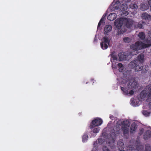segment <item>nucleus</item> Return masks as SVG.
Instances as JSON below:
<instances>
[{
	"label": "nucleus",
	"instance_id": "f257e3e1",
	"mask_svg": "<svg viewBox=\"0 0 151 151\" xmlns=\"http://www.w3.org/2000/svg\"><path fill=\"white\" fill-rule=\"evenodd\" d=\"M146 89L148 90V92L145 90H143L140 93V97L141 101H142L147 96L146 101L148 102L151 101V84L148 85ZM149 106L150 109H151V102L149 103Z\"/></svg>",
	"mask_w": 151,
	"mask_h": 151
},
{
	"label": "nucleus",
	"instance_id": "f03ea898",
	"mask_svg": "<svg viewBox=\"0 0 151 151\" xmlns=\"http://www.w3.org/2000/svg\"><path fill=\"white\" fill-rule=\"evenodd\" d=\"M129 67L132 69H134L135 71H139L141 70L143 67L142 63H139L134 60L131 61L129 64Z\"/></svg>",
	"mask_w": 151,
	"mask_h": 151
},
{
	"label": "nucleus",
	"instance_id": "7ed1b4c3",
	"mask_svg": "<svg viewBox=\"0 0 151 151\" xmlns=\"http://www.w3.org/2000/svg\"><path fill=\"white\" fill-rule=\"evenodd\" d=\"M114 3V2H113L112 4L113 7L115 9H120V10L123 12L126 10L128 8L127 5L126 3H123L121 5H120V3L119 0L116 1L115 4H113Z\"/></svg>",
	"mask_w": 151,
	"mask_h": 151
},
{
	"label": "nucleus",
	"instance_id": "20e7f679",
	"mask_svg": "<svg viewBox=\"0 0 151 151\" xmlns=\"http://www.w3.org/2000/svg\"><path fill=\"white\" fill-rule=\"evenodd\" d=\"M122 129L124 135L127 134L129 133V129L130 123L127 120L123 121L121 123Z\"/></svg>",
	"mask_w": 151,
	"mask_h": 151
},
{
	"label": "nucleus",
	"instance_id": "39448f33",
	"mask_svg": "<svg viewBox=\"0 0 151 151\" xmlns=\"http://www.w3.org/2000/svg\"><path fill=\"white\" fill-rule=\"evenodd\" d=\"M103 123L102 120L99 118H96L93 120L90 126V127L92 129L96 126H98L101 125Z\"/></svg>",
	"mask_w": 151,
	"mask_h": 151
},
{
	"label": "nucleus",
	"instance_id": "423d86ee",
	"mask_svg": "<svg viewBox=\"0 0 151 151\" xmlns=\"http://www.w3.org/2000/svg\"><path fill=\"white\" fill-rule=\"evenodd\" d=\"M103 39V41L101 43V47L103 50L106 49L108 47L107 44L109 45L110 41L106 36L104 37Z\"/></svg>",
	"mask_w": 151,
	"mask_h": 151
},
{
	"label": "nucleus",
	"instance_id": "0eeeda50",
	"mask_svg": "<svg viewBox=\"0 0 151 151\" xmlns=\"http://www.w3.org/2000/svg\"><path fill=\"white\" fill-rule=\"evenodd\" d=\"M123 21L124 22V25L128 28L131 27L134 22L131 19L126 18H123Z\"/></svg>",
	"mask_w": 151,
	"mask_h": 151
},
{
	"label": "nucleus",
	"instance_id": "6e6552de",
	"mask_svg": "<svg viewBox=\"0 0 151 151\" xmlns=\"http://www.w3.org/2000/svg\"><path fill=\"white\" fill-rule=\"evenodd\" d=\"M123 18L116 19L114 22V24L116 28L118 29H120L124 25V22L123 21Z\"/></svg>",
	"mask_w": 151,
	"mask_h": 151
},
{
	"label": "nucleus",
	"instance_id": "1a4fd4ad",
	"mask_svg": "<svg viewBox=\"0 0 151 151\" xmlns=\"http://www.w3.org/2000/svg\"><path fill=\"white\" fill-rule=\"evenodd\" d=\"M137 83V81L134 79L131 80L128 84V86L129 88L132 89L136 88Z\"/></svg>",
	"mask_w": 151,
	"mask_h": 151
},
{
	"label": "nucleus",
	"instance_id": "9d476101",
	"mask_svg": "<svg viewBox=\"0 0 151 151\" xmlns=\"http://www.w3.org/2000/svg\"><path fill=\"white\" fill-rule=\"evenodd\" d=\"M144 139L145 140H147L151 137V131L149 130L145 131L143 135Z\"/></svg>",
	"mask_w": 151,
	"mask_h": 151
},
{
	"label": "nucleus",
	"instance_id": "9b49d317",
	"mask_svg": "<svg viewBox=\"0 0 151 151\" xmlns=\"http://www.w3.org/2000/svg\"><path fill=\"white\" fill-rule=\"evenodd\" d=\"M144 59V54H141L139 55L137 58V60H134L136 62H138L139 63H143Z\"/></svg>",
	"mask_w": 151,
	"mask_h": 151
},
{
	"label": "nucleus",
	"instance_id": "f8f14e48",
	"mask_svg": "<svg viewBox=\"0 0 151 151\" xmlns=\"http://www.w3.org/2000/svg\"><path fill=\"white\" fill-rule=\"evenodd\" d=\"M116 15L115 13H110L107 16V19L110 21L114 20L116 17Z\"/></svg>",
	"mask_w": 151,
	"mask_h": 151
},
{
	"label": "nucleus",
	"instance_id": "ddd939ff",
	"mask_svg": "<svg viewBox=\"0 0 151 151\" xmlns=\"http://www.w3.org/2000/svg\"><path fill=\"white\" fill-rule=\"evenodd\" d=\"M112 29V26L110 25H106L104 27V33L106 35L111 31Z\"/></svg>",
	"mask_w": 151,
	"mask_h": 151
},
{
	"label": "nucleus",
	"instance_id": "4468645a",
	"mask_svg": "<svg viewBox=\"0 0 151 151\" xmlns=\"http://www.w3.org/2000/svg\"><path fill=\"white\" fill-rule=\"evenodd\" d=\"M142 18L145 20H151V16L146 13H144L142 15Z\"/></svg>",
	"mask_w": 151,
	"mask_h": 151
},
{
	"label": "nucleus",
	"instance_id": "2eb2a0df",
	"mask_svg": "<svg viewBox=\"0 0 151 151\" xmlns=\"http://www.w3.org/2000/svg\"><path fill=\"white\" fill-rule=\"evenodd\" d=\"M149 6L147 4L142 3L140 5V9L141 10L144 11L148 9Z\"/></svg>",
	"mask_w": 151,
	"mask_h": 151
},
{
	"label": "nucleus",
	"instance_id": "dca6fc26",
	"mask_svg": "<svg viewBox=\"0 0 151 151\" xmlns=\"http://www.w3.org/2000/svg\"><path fill=\"white\" fill-rule=\"evenodd\" d=\"M120 130V127H119V126L117 127V126H116L115 129H114L113 130H112L111 131V132L112 133V134H114L113 135H115L117 134H119Z\"/></svg>",
	"mask_w": 151,
	"mask_h": 151
},
{
	"label": "nucleus",
	"instance_id": "f3484780",
	"mask_svg": "<svg viewBox=\"0 0 151 151\" xmlns=\"http://www.w3.org/2000/svg\"><path fill=\"white\" fill-rule=\"evenodd\" d=\"M117 146L119 148V150L122 151L124 148V145L123 142H119L117 143Z\"/></svg>",
	"mask_w": 151,
	"mask_h": 151
},
{
	"label": "nucleus",
	"instance_id": "a211bd4d",
	"mask_svg": "<svg viewBox=\"0 0 151 151\" xmlns=\"http://www.w3.org/2000/svg\"><path fill=\"white\" fill-rule=\"evenodd\" d=\"M137 126L135 124H132L131 125L130 128V132L131 133H133L136 130Z\"/></svg>",
	"mask_w": 151,
	"mask_h": 151
},
{
	"label": "nucleus",
	"instance_id": "6ab92c4d",
	"mask_svg": "<svg viewBox=\"0 0 151 151\" xmlns=\"http://www.w3.org/2000/svg\"><path fill=\"white\" fill-rule=\"evenodd\" d=\"M138 36L141 40H143L145 38V34L143 32H139L138 34Z\"/></svg>",
	"mask_w": 151,
	"mask_h": 151
},
{
	"label": "nucleus",
	"instance_id": "aec40b11",
	"mask_svg": "<svg viewBox=\"0 0 151 151\" xmlns=\"http://www.w3.org/2000/svg\"><path fill=\"white\" fill-rule=\"evenodd\" d=\"M118 55L120 60H124L125 54L124 53H119Z\"/></svg>",
	"mask_w": 151,
	"mask_h": 151
},
{
	"label": "nucleus",
	"instance_id": "412c9836",
	"mask_svg": "<svg viewBox=\"0 0 151 151\" xmlns=\"http://www.w3.org/2000/svg\"><path fill=\"white\" fill-rule=\"evenodd\" d=\"M121 89L124 95H127L128 94V90L127 88L125 87H121Z\"/></svg>",
	"mask_w": 151,
	"mask_h": 151
},
{
	"label": "nucleus",
	"instance_id": "4be33fe9",
	"mask_svg": "<svg viewBox=\"0 0 151 151\" xmlns=\"http://www.w3.org/2000/svg\"><path fill=\"white\" fill-rule=\"evenodd\" d=\"M88 139V136L87 134H84L82 137V141L83 142H85Z\"/></svg>",
	"mask_w": 151,
	"mask_h": 151
},
{
	"label": "nucleus",
	"instance_id": "5701e85b",
	"mask_svg": "<svg viewBox=\"0 0 151 151\" xmlns=\"http://www.w3.org/2000/svg\"><path fill=\"white\" fill-rule=\"evenodd\" d=\"M139 151H143L141 150ZM145 151H151V146L150 144H147L145 145Z\"/></svg>",
	"mask_w": 151,
	"mask_h": 151
},
{
	"label": "nucleus",
	"instance_id": "b1692460",
	"mask_svg": "<svg viewBox=\"0 0 151 151\" xmlns=\"http://www.w3.org/2000/svg\"><path fill=\"white\" fill-rule=\"evenodd\" d=\"M131 40V38L129 37H125L123 39V40L125 43H129Z\"/></svg>",
	"mask_w": 151,
	"mask_h": 151
},
{
	"label": "nucleus",
	"instance_id": "393cba45",
	"mask_svg": "<svg viewBox=\"0 0 151 151\" xmlns=\"http://www.w3.org/2000/svg\"><path fill=\"white\" fill-rule=\"evenodd\" d=\"M104 17H102L100 20L97 27V29H99L100 26L101 25V24L104 21Z\"/></svg>",
	"mask_w": 151,
	"mask_h": 151
},
{
	"label": "nucleus",
	"instance_id": "a878e982",
	"mask_svg": "<svg viewBox=\"0 0 151 151\" xmlns=\"http://www.w3.org/2000/svg\"><path fill=\"white\" fill-rule=\"evenodd\" d=\"M142 23H143V22H142L141 23L139 22V23H137L135 26V27H136L137 28H139V29H141L143 27V25L142 24Z\"/></svg>",
	"mask_w": 151,
	"mask_h": 151
},
{
	"label": "nucleus",
	"instance_id": "bb28decb",
	"mask_svg": "<svg viewBox=\"0 0 151 151\" xmlns=\"http://www.w3.org/2000/svg\"><path fill=\"white\" fill-rule=\"evenodd\" d=\"M150 112L147 111L146 110H143L142 111V114L145 116H149Z\"/></svg>",
	"mask_w": 151,
	"mask_h": 151
},
{
	"label": "nucleus",
	"instance_id": "cd10ccee",
	"mask_svg": "<svg viewBox=\"0 0 151 151\" xmlns=\"http://www.w3.org/2000/svg\"><path fill=\"white\" fill-rule=\"evenodd\" d=\"M138 6L136 4H133L131 6V8L132 9H134V10L137 9V8Z\"/></svg>",
	"mask_w": 151,
	"mask_h": 151
},
{
	"label": "nucleus",
	"instance_id": "c85d7f7f",
	"mask_svg": "<svg viewBox=\"0 0 151 151\" xmlns=\"http://www.w3.org/2000/svg\"><path fill=\"white\" fill-rule=\"evenodd\" d=\"M98 142L99 144H102L104 142V139L102 138H100L98 139Z\"/></svg>",
	"mask_w": 151,
	"mask_h": 151
},
{
	"label": "nucleus",
	"instance_id": "c756f323",
	"mask_svg": "<svg viewBox=\"0 0 151 151\" xmlns=\"http://www.w3.org/2000/svg\"><path fill=\"white\" fill-rule=\"evenodd\" d=\"M124 12L121 13V15L123 16H125L127 15L129 13L127 11H123Z\"/></svg>",
	"mask_w": 151,
	"mask_h": 151
},
{
	"label": "nucleus",
	"instance_id": "7c9ffc66",
	"mask_svg": "<svg viewBox=\"0 0 151 151\" xmlns=\"http://www.w3.org/2000/svg\"><path fill=\"white\" fill-rule=\"evenodd\" d=\"M117 66L118 67L120 68L119 70V71H122V69H121V68L123 67V65L121 63H119L118 64Z\"/></svg>",
	"mask_w": 151,
	"mask_h": 151
},
{
	"label": "nucleus",
	"instance_id": "2f4dec72",
	"mask_svg": "<svg viewBox=\"0 0 151 151\" xmlns=\"http://www.w3.org/2000/svg\"><path fill=\"white\" fill-rule=\"evenodd\" d=\"M100 129L99 127H97L94 128L93 129V133H98L99 132Z\"/></svg>",
	"mask_w": 151,
	"mask_h": 151
},
{
	"label": "nucleus",
	"instance_id": "473e14b6",
	"mask_svg": "<svg viewBox=\"0 0 151 151\" xmlns=\"http://www.w3.org/2000/svg\"><path fill=\"white\" fill-rule=\"evenodd\" d=\"M125 32V30H124V31H123L121 29V30H120L119 31H118L117 32L116 34H117V35H121L122 34H123V33H124V32Z\"/></svg>",
	"mask_w": 151,
	"mask_h": 151
},
{
	"label": "nucleus",
	"instance_id": "72a5a7b5",
	"mask_svg": "<svg viewBox=\"0 0 151 151\" xmlns=\"http://www.w3.org/2000/svg\"><path fill=\"white\" fill-rule=\"evenodd\" d=\"M111 58L115 60H117L118 58L117 56L116 55H111Z\"/></svg>",
	"mask_w": 151,
	"mask_h": 151
},
{
	"label": "nucleus",
	"instance_id": "f704fd0d",
	"mask_svg": "<svg viewBox=\"0 0 151 151\" xmlns=\"http://www.w3.org/2000/svg\"><path fill=\"white\" fill-rule=\"evenodd\" d=\"M103 150L104 151H110L109 150L106 146H104L103 147Z\"/></svg>",
	"mask_w": 151,
	"mask_h": 151
},
{
	"label": "nucleus",
	"instance_id": "c9c22d12",
	"mask_svg": "<svg viewBox=\"0 0 151 151\" xmlns=\"http://www.w3.org/2000/svg\"><path fill=\"white\" fill-rule=\"evenodd\" d=\"M129 57L128 55L127 54H125V56L124 57V60H128L129 59Z\"/></svg>",
	"mask_w": 151,
	"mask_h": 151
},
{
	"label": "nucleus",
	"instance_id": "e433bc0d",
	"mask_svg": "<svg viewBox=\"0 0 151 151\" xmlns=\"http://www.w3.org/2000/svg\"><path fill=\"white\" fill-rule=\"evenodd\" d=\"M145 71L144 72V73H146L149 70V67L145 65Z\"/></svg>",
	"mask_w": 151,
	"mask_h": 151
},
{
	"label": "nucleus",
	"instance_id": "4c0bfd02",
	"mask_svg": "<svg viewBox=\"0 0 151 151\" xmlns=\"http://www.w3.org/2000/svg\"><path fill=\"white\" fill-rule=\"evenodd\" d=\"M131 104L133 106H135L134 105V101L133 100H132V99H131L130 101Z\"/></svg>",
	"mask_w": 151,
	"mask_h": 151
},
{
	"label": "nucleus",
	"instance_id": "58836bf2",
	"mask_svg": "<svg viewBox=\"0 0 151 151\" xmlns=\"http://www.w3.org/2000/svg\"><path fill=\"white\" fill-rule=\"evenodd\" d=\"M134 93V91L132 90H131L129 92V93H128V94H129L130 95H132Z\"/></svg>",
	"mask_w": 151,
	"mask_h": 151
},
{
	"label": "nucleus",
	"instance_id": "ea45409f",
	"mask_svg": "<svg viewBox=\"0 0 151 151\" xmlns=\"http://www.w3.org/2000/svg\"><path fill=\"white\" fill-rule=\"evenodd\" d=\"M149 5V7L150 6V9L151 10V0H149L148 2Z\"/></svg>",
	"mask_w": 151,
	"mask_h": 151
},
{
	"label": "nucleus",
	"instance_id": "a19ab883",
	"mask_svg": "<svg viewBox=\"0 0 151 151\" xmlns=\"http://www.w3.org/2000/svg\"><path fill=\"white\" fill-rule=\"evenodd\" d=\"M140 132H141V134H140V135H141V134L143 133V131L142 130H141L140 131Z\"/></svg>",
	"mask_w": 151,
	"mask_h": 151
},
{
	"label": "nucleus",
	"instance_id": "79ce46f5",
	"mask_svg": "<svg viewBox=\"0 0 151 151\" xmlns=\"http://www.w3.org/2000/svg\"><path fill=\"white\" fill-rule=\"evenodd\" d=\"M105 133H102V136H104L105 135Z\"/></svg>",
	"mask_w": 151,
	"mask_h": 151
},
{
	"label": "nucleus",
	"instance_id": "37998d69",
	"mask_svg": "<svg viewBox=\"0 0 151 151\" xmlns=\"http://www.w3.org/2000/svg\"><path fill=\"white\" fill-rule=\"evenodd\" d=\"M137 149L138 151H139V150L138 149V147H137Z\"/></svg>",
	"mask_w": 151,
	"mask_h": 151
},
{
	"label": "nucleus",
	"instance_id": "c03bdc74",
	"mask_svg": "<svg viewBox=\"0 0 151 151\" xmlns=\"http://www.w3.org/2000/svg\"><path fill=\"white\" fill-rule=\"evenodd\" d=\"M124 81H125L124 80V79L123 80V81H122V82H124Z\"/></svg>",
	"mask_w": 151,
	"mask_h": 151
},
{
	"label": "nucleus",
	"instance_id": "a18cd8bd",
	"mask_svg": "<svg viewBox=\"0 0 151 151\" xmlns=\"http://www.w3.org/2000/svg\"><path fill=\"white\" fill-rule=\"evenodd\" d=\"M150 64L151 65V61L150 62Z\"/></svg>",
	"mask_w": 151,
	"mask_h": 151
},
{
	"label": "nucleus",
	"instance_id": "49530a36",
	"mask_svg": "<svg viewBox=\"0 0 151 151\" xmlns=\"http://www.w3.org/2000/svg\"><path fill=\"white\" fill-rule=\"evenodd\" d=\"M131 151H133V150H132V149H131Z\"/></svg>",
	"mask_w": 151,
	"mask_h": 151
},
{
	"label": "nucleus",
	"instance_id": "de8ad7c7",
	"mask_svg": "<svg viewBox=\"0 0 151 151\" xmlns=\"http://www.w3.org/2000/svg\"><path fill=\"white\" fill-rule=\"evenodd\" d=\"M142 73H143V71H142Z\"/></svg>",
	"mask_w": 151,
	"mask_h": 151
}]
</instances>
